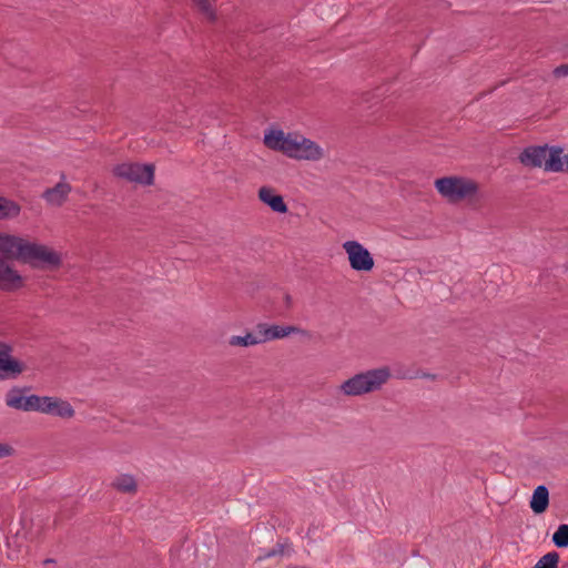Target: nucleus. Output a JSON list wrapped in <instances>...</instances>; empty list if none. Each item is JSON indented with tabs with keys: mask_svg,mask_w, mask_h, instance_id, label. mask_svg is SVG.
<instances>
[{
	"mask_svg": "<svg viewBox=\"0 0 568 568\" xmlns=\"http://www.w3.org/2000/svg\"><path fill=\"white\" fill-rule=\"evenodd\" d=\"M556 77H567L568 75V64H562L557 67L554 70Z\"/></svg>",
	"mask_w": 568,
	"mask_h": 568,
	"instance_id": "nucleus-25",
	"label": "nucleus"
},
{
	"mask_svg": "<svg viewBox=\"0 0 568 568\" xmlns=\"http://www.w3.org/2000/svg\"><path fill=\"white\" fill-rule=\"evenodd\" d=\"M37 412L64 419H70L75 414L74 408L68 400L52 396H40Z\"/></svg>",
	"mask_w": 568,
	"mask_h": 568,
	"instance_id": "nucleus-7",
	"label": "nucleus"
},
{
	"mask_svg": "<svg viewBox=\"0 0 568 568\" xmlns=\"http://www.w3.org/2000/svg\"><path fill=\"white\" fill-rule=\"evenodd\" d=\"M229 344L231 346H241V347H251L258 344H263V339L258 329V326H256L255 332L246 333L243 336L234 335L231 336L229 339Z\"/></svg>",
	"mask_w": 568,
	"mask_h": 568,
	"instance_id": "nucleus-18",
	"label": "nucleus"
},
{
	"mask_svg": "<svg viewBox=\"0 0 568 568\" xmlns=\"http://www.w3.org/2000/svg\"><path fill=\"white\" fill-rule=\"evenodd\" d=\"M435 189L448 202L457 203L473 199L478 192V184L464 176H445L435 181Z\"/></svg>",
	"mask_w": 568,
	"mask_h": 568,
	"instance_id": "nucleus-3",
	"label": "nucleus"
},
{
	"mask_svg": "<svg viewBox=\"0 0 568 568\" xmlns=\"http://www.w3.org/2000/svg\"><path fill=\"white\" fill-rule=\"evenodd\" d=\"M343 250L347 254L351 267L357 272H369L374 267V258L369 251L357 241H346Z\"/></svg>",
	"mask_w": 568,
	"mask_h": 568,
	"instance_id": "nucleus-6",
	"label": "nucleus"
},
{
	"mask_svg": "<svg viewBox=\"0 0 568 568\" xmlns=\"http://www.w3.org/2000/svg\"><path fill=\"white\" fill-rule=\"evenodd\" d=\"M529 505L535 514H542L549 505L548 488L544 485L537 486L532 493Z\"/></svg>",
	"mask_w": 568,
	"mask_h": 568,
	"instance_id": "nucleus-16",
	"label": "nucleus"
},
{
	"mask_svg": "<svg viewBox=\"0 0 568 568\" xmlns=\"http://www.w3.org/2000/svg\"><path fill=\"white\" fill-rule=\"evenodd\" d=\"M263 143L270 150L297 161L320 162L326 156L321 144L298 132L286 133L281 129H268L264 133Z\"/></svg>",
	"mask_w": 568,
	"mask_h": 568,
	"instance_id": "nucleus-1",
	"label": "nucleus"
},
{
	"mask_svg": "<svg viewBox=\"0 0 568 568\" xmlns=\"http://www.w3.org/2000/svg\"><path fill=\"white\" fill-rule=\"evenodd\" d=\"M552 542L559 548L568 547V525L561 524L552 535Z\"/></svg>",
	"mask_w": 568,
	"mask_h": 568,
	"instance_id": "nucleus-21",
	"label": "nucleus"
},
{
	"mask_svg": "<svg viewBox=\"0 0 568 568\" xmlns=\"http://www.w3.org/2000/svg\"><path fill=\"white\" fill-rule=\"evenodd\" d=\"M549 172H562L565 170L562 150L560 148H548L545 168Z\"/></svg>",
	"mask_w": 568,
	"mask_h": 568,
	"instance_id": "nucleus-17",
	"label": "nucleus"
},
{
	"mask_svg": "<svg viewBox=\"0 0 568 568\" xmlns=\"http://www.w3.org/2000/svg\"><path fill=\"white\" fill-rule=\"evenodd\" d=\"M22 286V276L8 262L0 257V288L12 292Z\"/></svg>",
	"mask_w": 568,
	"mask_h": 568,
	"instance_id": "nucleus-12",
	"label": "nucleus"
},
{
	"mask_svg": "<svg viewBox=\"0 0 568 568\" xmlns=\"http://www.w3.org/2000/svg\"><path fill=\"white\" fill-rule=\"evenodd\" d=\"M20 262L32 266L58 267L61 264V255L48 245L27 239Z\"/></svg>",
	"mask_w": 568,
	"mask_h": 568,
	"instance_id": "nucleus-4",
	"label": "nucleus"
},
{
	"mask_svg": "<svg viewBox=\"0 0 568 568\" xmlns=\"http://www.w3.org/2000/svg\"><path fill=\"white\" fill-rule=\"evenodd\" d=\"M11 345L0 341V379L17 376L23 371L22 365L11 356Z\"/></svg>",
	"mask_w": 568,
	"mask_h": 568,
	"instance_id": "nucleus-11",
	"label": "nucleus"
},
{
	"mask_svg": "<svg viewBox=\"0 0 568 568\" xmlns=\"http://www.w3.org/2000/svg\"><path fill=\"white\" fill-rule=\"evenodd\" d=\"M38 395L26 396L22 389H10L4 397L6 405L10 408L22 412H37L39 404Z\"/></svg>",
	"mask_w": 568,
	"mask_h": 568,
	"instance_id": "nucleus-8",
	"label": "nucleus"
},
{
	"mask_svg": "<svg viewBox=\"0 0 568 568\" xmlns=\"http://www.w3.org/2000/svg\"><path fill=\"white\" fill-rule=\"evenodd\" d=\"M390 378V369L386 366L368 369L356 374L339 385L345 396L356 397L379 390Z\"/></svg>",
	"mask_w": 568,
	"mask_h": 568,
	"instance_id": "nucleus-2",
	"label": "nucleus"
},
{
	"mask_svg": "<svg viewBox=\"0 0 568 568\" xmlns=\"http://www.w3.org/2000/svg\"><path fill=\"white\" fill-rule=\"evenodd\" d=\"M285 303H286L287 305H290V304L292 303V297H291V295H290V294H286V295H285Z\"/></svg>",
	"mask_w": 568,
	"mask_h": 568,
	"instance_id": "nucleus-27",
	"label": "nucleus"
},
{
	"mask_svg": "<svg viewBox=\"0 0 568 568\" xmlns=\"http://www.w3.org/2000/svg\"><path fill=\"white\" fill-rule=\"evenodd\" d=\"M21 207L18 203L0 197V219H13L20 214Z\"/></svg>",
	"mask_w": 568,
	"mask_h": 568,
	"instance_id": "nucleus-19",
	"label": "nucleus"
},
{
	"mask_svg": "<svg viewBox=\"0 0 568 568\" xmlns=\"http://www.w3.org/2000/svg\"><path fill=\"white\" fill-rule=\"evenodd\" d=\"M26 242V237L8 233H0V253H2L8 258L20 261Z\"/></svg>",
	"mask_w": 568,
	"mask_h": 568,
	"instance_id": "nucleus-10",
	"label": "nucleus"
},
{
	"mask_svg": "<svg viewBox=\"0 0 568 568\" xmlns=\"http://www.w3.org/2000/svg\"><path fill=\"white\" fill-rule=\"evenodd\" d=\"M14 453L13 447L7 443H0V459L4 457H10Z\"/></svg>",
	"mask_w": 568,
	"mask_h": 568,
	"instance_id": "nucleus-24",
	"label": "nucleus"
},
{
	"mask_svg": "<svg viewBox=\"0 0 568 568\" xmlns=\"http://www.w3.org/2000/svg\"><path fill=\"white\" fill-rule=\"evenodd\" d=\"M559 555L550 551L544 555L534 566V568H558Z\"/></svg>",
	"mask_w": 568,
	"mask_h": 568,
	"instance_id": "nucleus-22",
	"label": "nucleus"
},
{
	"mask_svg": "<svg viewBox=\"0 0 568 568\" xmlns=\"http://www.w3.org/2000/svg\"><path fill=\"white\" fill-rule=\"evenodd\" d=\"M71 190V185L63 179L53 187L47 189L42 197L49 205L61 206L67 201Z\"/></svg>",
	"mask_w": 568,
	"mask_h": 568,
	"instance_id": "nucleus-14",
	"label": "nucleus"
},
{
	"mask_svg": "<svg viewBox=\"0 0 568 568\" xmlns=\"http://www.w3.org/2000/svg\"><path fill=\"white\" fill-rule=\"evenodd\" d=\"M113 486L122 493H133L136 489L135 479L131 475H120L113 480Z\"/></svg>",
	"mask_w": 568,
	"mask_h": 568,
	"instance_id": "nucleus-20",
	"label": "nucleus"
},
{
	"mask_svg": "<svg viewBox=\"0 0 568 568\" xmlns=\"http://www.w3.org/2000/svg\"><path fill=\"white\" fill-rule=\"evenodd\" d=\"M118 178L140 184H152L154 179V166L152 164L122 163L113 169Z\"/></svg>",
	"mask_w": 568,
	"mask_h": 568,
	"instance_id": "nucleus-5",
	"label": "nucleus"
},
{
	"mask_svg": "<svg viewBox=\"0 0 568 568\" xmlns=\"http://www.w3.org/2000/svg\"><path fill=\"white\" fill-rule=\"evenodd\" d=\"M258 329L263 339V343L282 339L292 334L307 335L308 333L305 329H302L297 326L292 325H267V324H258Z\"/></svg>",
	"mask_w": 568,
	"mask_h": 568,
	"instance_id": "nucleus-9",
	"label": "nucleus"
},
{
	"mask_svg": "<svg viewBox=\"0 0 568 568\" xmlns=\"http://www.w3.org/2000/svg\"><path fill=\"white\" fill-rule=\"evenodd\" d=\"M258 200L267 205L273 212L284 214L287 212L288 207L284 202L282 195L276 193V191L271 186H262L258 190Z\"/></svg>",
	"mask_w": 568,
	"mask_h": 568,
	"instance_id": "nucleus-13",
	"label": "nucleus"
},
{
	"mask_svg": "<svg viewBox=\"0 0 568 568\" xmlns=\"http://www.w3.org/2000/svg\"><path fill=\"white\" fill-rule=\"evenodd\" d=\"M564 164H565V170L562 172H568V153L566 155H564Z\"/></svg>",
	"mask_w": 568,
	"mask_h": 568,
	"instance_id": "nucleus-26",
	"label": "nucleus"
},
{
	"mask_svg": "<svg viewBox=\"0 0 568 568\" xmlns=\"http://www.w3.org/2000/svg\"><path fill=\"white\" fill-rule=\"evenodd\" d=\"M548 146H529L526 148L520 156V162L526 166L545 168Z\"/></svg>",
	"mask_w": 568,
	"mask_h": 568,
	"instance_id": "nucleus-15",
	"label": "nucleus"
},
{
	"mask_svg": "<svg viewBox=\"0 0 568 568\" xmlns=\"http://www.w3.org/2000/svg\"><path fill=\"white\" fill-rule=\"evenodd\" d=\"M199 10L205 14L210 20L215 18V11L213 8V0H193Z\"/></svg>",
	"mask_w": 568,
	"mask_h": 568,
	"instance_id": "nucleus-23",
	"label": "nucleus"
}]
</instances>
